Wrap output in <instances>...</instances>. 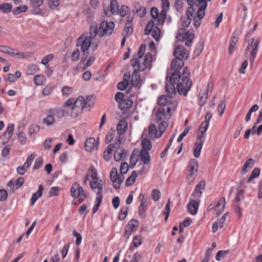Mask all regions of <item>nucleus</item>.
<instances>
[{"label":"nucleus","instance_id":"nucleus-55","mask_svg":"<svg viewBox=\"0 0 262 262\" xmlns=\"http://www.w3.org/2000/svg\"><path fill=\"white\" fill-rule=\"evenodd\" d=\"M211 0H199V3L196 5V8H201V12L202 9L206 10L207 6V2Z\"/></svg>","mask_w":262,"mask_h":262},{"label":"nucleus","instance_id":"nucleus-15","mask_svg":"<svg viewBox=\"0 0 262 262\" xmlns=\"http://www.w3.org/2000/svg\"><path fill=\"white\" fill-rule=\"evenodd\" d=\"M133 19L134 17L131 15H129L127 17V20L124 28V33L126 37L130 36L133 32Z\"/></svg>","mask_w":262,"mask_h":262},{"label":"nucleus","instance_id":"nucleus-44","mask_svg":"<svg viewBox=\"0 0 262 262\" xmlns=\"http://www.w3.org/2000/svg\"><path fill=\"white\" fill-rule=\"evenodd\" d=\"M142 149L141 150H144L148 151V150H150L151 148V143L149 139L146 138L144 139L142 141Z\"/></svg>","mask_w":262,"mask_h":262},{"label":"nucleus","instance_id":"nucleus-49","mask_svg":"<svg viewBox=\"0 0 262 262\" xmlns=\"http://www.w3.org/2000/svg\"><path fill=\"white\" fill-rule=\"evenodd\" d=\"M103 196H101V195L99 194V196H97L96 198V204L95 205V206L93 207L92 209V213L93 214L95 213L99 206H100L101 203L102 202Z\"/></svg>","mask_w":262,"mask_h":262},{"label":"nucleus","instance_id":"nucleus-31","mask_svg":"<svg viewBox=\"0 0 262 262\" xmlns=\"http://www.w3.org/2000/svg\"><path fill=\"white\" fill-rule=\"evenodd\" d=\"M238 40V37L237 34L233 33L230 40L229 46L228 48L229 53H231L234 47H235Z\"/></svg>","mask_w":262,"mask_h":262},{"label":"nucleus","instance_id":"nucleus-3","mask_svg":"<svg viewBox=\"0 0 262 262\" xmlns=\"http://www.w3.org/2000/svg\"><path fill=\"white\" fill-rule=\"evenodd\" d=\"M194 8L189 7L187 9L186 16H183L181 18V24L183 28L179 29L176 35L177 40L181 42L185 40V45L187 47L191 46L194 34L193 33H190L189 31L185 30L184 28H187L190 24L192 18H194Z\"/></svg>","mask_w":262,"mask_h":262},{"label":"nucleus","instance_id":"nucleus-12","mask_svg":"<svg viewBox=\"0 0 262 262\" xmlns=\"http://www.w3.org/2000/svg\"><path fill=\"white\" fill-rule=\"evenodd\" d=\"M85 148L86 151L92 152L95 149L98 148V139L96 142V140L93 137L88 139L85 142Z\"/></svg>","mask_w":262,"mask_h":262},{"label":"nucleus","instance_id":"nucleus-45","mask_svg":"<svg viewBox=\"0 0 262 262\" xmlns=\"http://www.w3.org/2000/svg\"><path fill=\"white\" fill-rule=\"evenodd\" d=\"M135 9L136 13L141 17H144L146 13V8L144 7L140 6L139 4H137V5L135 6Z\"/></svg>","mask_w":262,"mask_h":262},{"label":"nucleus","instance_id":"nucleus-8","mask_svg":"<svg viewBox=\"0 0 262 262\" xmlns=\"http://www.w3.org/2000/svg\"><path fill=\"white\" fill-rule=\"evenodd\" d=\"M160 33L161 30L160 29L156 26H154V20L152 19L149 20L145 28V34L148 35L151 34L152 37L156 41H158L160 38Z\"/></svg>","mask_w":262,"mask_h":262},{"label":"nucleus","instance_id":"nucleus-6","mask_svg":"<svg viewBox=\"0 0 262 262\" xmlns=\"http://www.w3.org/2000/svg\"><path fill=\"white\" fill-rule=\"evenodd\" d=\"M84 110L88 111V108L84 103V97L79 96L74 101V103L71 108V117L73 118L78 117Z\"/></svg>","mask_w":262,"mask_h":262},{"label":"nucleus","instance_id":"nucleus-23","mask_svg":"<svg viewBox=\"0 0 262 262\" xmlns=\"http://www.w3.org/2000/svg\"><path fill=\"white\" fill-rule=\"evenodd\" d=\"M43 190V187L42 185H39L38 187V189L37 191V192L34 193L32 195L30 203L31 206H33L36 201L38 200V199L42 196Z\"/></svg>","mask_w":262,"mask_h":262},{"label":"nucleus","instance_id":"nucleus-11","mask_svg":"<svg viewBox=\"0 0 262 262\" xmlns=\"http://www.w3.org/2000/svg\"><path fill=\"white\" fill-rule=\"evenodd\" d=\"M152 60V56L151 53H147L145 55L144 58V62L142 64H137L136 68H138V70L140 71H144L147 68H150L151 63Z\"/></svg>","mask_w":262,"mask_h":262},{"label":"nucleus","instance_id":"nucleus-7","mask_svg":"<svg viewBox=\"0 0 262 262\" xmlns=\"http://www.w3.org/2000/svg\"><path fill=\"white\" fill-rule=\"evenodd\" d=\"M71 196L76 199L79 198V201L82 202L88 197V193L77 182H75L71 188Z\"/></svg>","mask_w":262,"mask_h":262},{"label":"nucleus","instance_id":"nucleus-21","mask_svg":"<svg viewBox=\"0 0 262 262\" xmlns=\"http://www.w3.org/2000/svg\"><path fill=\"white\" fill-rule=\"evenodd\" d=\"M172 97L171 96L163 95L159 97L158 103L161 106L172 105Z\"/></svg>","mask_w":262,"mask_h":262},{"label":"nucleus","instance_id":"nucleus-40","mask_svg":"<svg viewBox=\"0 0 262 262\" xmlns=\"http://www.w3.org/2000/svg\"><path fill=\"white\" fill-rule=\"evenodd\" d=\"M119 9L118 3L117 0H111L110 10L113 14H118Z\"/></svg>","mask_w":262,"mask_h":262},{"label":"nucleus","instance_id":"nucleus-42","mask_svg":"<svg viewBox=\"0 0 262 262\" xmlns=\"http://www.w3.org/2000/svg\"><path fill=\"white\" fill-rule=\"evenodd\" d=\"M21 127H18V133L17 134L18 138H19V141L20 143L24 145L27 143V138L25 136V134L23 133V129Z\"/></svg>","mask_w":262,"mask_h":262},{"label":"nucleus","instance_id":"nucleus-28","mask_svg":"<svg viewBox=\"0 0 262 262\" xmlns=\"http://www.w3.org/2000/svg\"><path fill=\"white\" fill-rule=\"evenodd\" d=\"M140 71L138 68L135 69L132 74V83L134 86H137L140 81V75L139 74Z\"/></svg>","mask_w":262,"mask_h":262},{"label":"nucleus","instance_id":"nucleus-16","mask_svg":"<svg viewBox=\"0 0 262 262\" xmlns=\"http://www.w3.org/2000/svg\"><path fill=\"white\" fill-rule=\"evenodd\" d=\"M203 136H198V141L195 144V147L193 151L194 156L198 158L200 157V152L202 149L204 140H203Z\"/></svg>","mask_w":262,"mask_h":262},{"label":"nucleus","instance_id":"nucleus-22","mask_svg":"<svg viewBox=\"0 0 262 262\" xmlns=\"http://www.w3.org/2000/svg\"><path fill=\"white\" fill-rule=\"evenodd\" d=\"M260 170L259 168H255L252 171V173L247 181L242 180L240 182L241 185H244L245 184L250 183L254 179L257 178L259 176Z\"/></svg>","mask_w":262,"mask_h":262},{"label":"nucleus","instance_id":"nucleus-39","mask_svg":"<svg viewBox=\"0 0 262 262\" xmlns=\"http://www.w3.org/2000/svg\"><path fill=\"white\" fill-rule=\"evenodd\" d=\"M129 207L127 206H124L121 208V209L118 215V219L120 221H123L126 217Z\"/></svg>","mask_w":262,"mask_h":262},{"label":"nucleus","instance_id":"nucleus-52","mask_svg":"<svg viewBox=\"0 0 262 262\" xmlns=\"http://www.w3.org/2000/svg\"><path fill=\"white\" fill-rule=\"evenodd\" d=\"M139 223L138 220L136 219L131 220L129 222L127 225V227H129L130 229L133 230L134 231H136L137 227H138Z\"/></svg>","mask_w":262,"mask_h":262},{"label":"nucleus","instance_id":"nucleus-27","mask_svg":"<svg viewBox=\"0 0 262 262\" xmlns=\"http://www.w3.org/2000/svg\"><path fill=\"white\" fill-rule=\"evenodd\" d=\"M12 56H17L19 58L24 59L29 57L28 53L19 52L17 49L11 48L8 54Z\"/></svg>","mask_w":262,"mask_h":262},{"label":"nucleus","instance_id":"nucleus-37","mask_svg":"<svg viewBox=\"0 0 262 262\" xmlns=\"http://www.w3.org/2000/svg\"><path fill=\"white\" fill-rule=\"evenodd\" d=\"M168 125V123L166 121H162L160 122V123L158 125V130L159 133V137H161L162 134L165 132L167 126Z\"/></svg>","mask_w":262,"mask_h":262},{"label":"nucleus","instance_id":"nucleus-54","mask_svg":"<svg viewBox=\"0 0 262 262\" xmlns=\"http://www.w3.org/2000/svg\"><path fill=\"white\" fill-rule=\"evenodd\" d=\"M61 92L64 97H68L72 93L73 89L71 87L64 86L62 88Z\"/></svg>","mask_w":262,"mask_h":262},{"label":"nucleus","instance_id":"nucleus-10","mask_svg":"<svg viewBox=\"0 0 262 262\" xmlns=\"http://www.w3.org/2000/svg\"><path fill=\"white\" fill-rule=\"evenodd\" d=\"M145 45L142 44L138 50L137 55H134L131 60L130 64L134 68H136L137 65L139 64V60L143 57L145 51Z\"/></svg>","mask_w":262,"mask_h":262},{"label":"nucleus","instance_id":"nucleus-64","mask_svg":"<svg viewBox=\"0 0 262 262\" xmlns=\"http://www.w3.org/2000/svg\"><path fill=\"white\" fill-rule=\"evenodd\" d=\"M128 9V8L127 6L122 5L120 8H119L118 14L122 17H124L127 15Z\"/></svg>","mask_w":262,"mask_h":262},{"label":"nucleus","instance_id":"nucleus-25","mask_svg":"<svg viewBox=\"0 0 262 262\" xmlns=\"http://www.w3.org/2000/svg\"><path fill=\"white\" fill-rule=\"evenodd\" d=\"M116 151L114 154V160L116 162H119L120 160H123L125 159L126 154H127L126 150L124 149H120V147L116 148Z\"/></svg>","mask_w":262,"mask_h":262},{"label":"nucleus","instance_id":"nucleus-51","mask_svg":"<svg viewBox=\"0 0 262 262\" xmlns=\"http://www.w3.org/2000/svg\"><path fill=\"white\" fill-rule=\"evenodd\" d=\"M27 8L25 5L20 6L15 8L13 10V13L14 15H18L21 12H25L27 11Z\"/></svg>","mask_w":262,"mask_h":262},{"label":"nucleus","instance_id":"nucleus-56","mask_svg":"<svg viewBox=\"0 0 262 262\" xmlns=\"http://www.w3.org/2000/svg\"><path fill=\"white\" fill-rule=\"evenodd\" d=\"M12 8L11 5L10 4H3L0 5V11H2L3 13L9 12Z\"/></svg>","mask_w":262,"mask_h":262},{"label":"nucleus","instance_id":"nucleus-53","mask_svg":"<svg viewBox=\"0 0 262 262\" xmlns=\"http://www.w3.org/2000/svg\"><path fill=\"white\" fill-rule=\"evenodd\" d=\"M204 47V42L203 41H200L196 45L195 47V49L194 51V54L196 56H199L201 53L202 52Z\"/></svg>","mask_w":262,"mask_h":262},{"label":"nucleus","instance_id":"nucleus-36","mask_svg":"<svg viewBox=\"0 0 262 262\" xmlns=\"http://www.w3.org/2000/svg\"><path fill=\"white\" fill-rule=\"evenodd\" d=\"M254 166V160L252 158L248 159L244 165L241 173L242 174L246 173L247 172L248 168H251Z\"/></svg>","mask_w":262,"mask_h":262},{"label":"nucleus","instance_id":"nucleus-46","mask_svg":"<svg viewBox=\"0 0 262 262\" xmlns=\"http://www.w3.org/2000/svg\"><path fill=\"white\" fill-rule=\"evenodd\" d=\"M207 98V93H205V92L202 93L201 91L199 95L198 102V103L200 106H202L206 103Z\"/></svg>","mask_w":262,"mask_h":262},{"label":"nucleus","instance_id":"nucleus-4","mask_svg":"<svg viewBox=\"0 0 262 262\" xmlns=\"http://www.w3.org/2000/svg\"><path fill=\"white\" fill-rule=\"evenodd\" d=\"M173 54L176 58L171 61V68L174 71H179L184 66L183 60L188 58V53L183 46L178 45L176 47Z\"/></svg>","mask_w":262,"mask_h":262},{"label":"nucleus","instance_id":"nucleus-34","mask_svg":"<svg viewBox=\"0 0 262 262\" xmlns=\"http://www.w3.org/2000/svg\"><path fill=\"white\" fill-rule=\"evenodd\" d=\"M198 162L196 159H191L188 164V171L194 173L198 172Z\"/></svg>","mask_w":262,"mask_h":262},{"label":"nucleus","instance_id":"nucleus-17","mask_svg":"<svg viewBox=\"0 0 262 262\" xmlns=\"http://www.w3.org/2000/svg\"><path fill=\"white\" fill-rule=\"evenodd\" d=\"M90 186L92 190L98 189L97 192V196H99V194L103 196V184L101 180H94L90 182Z\"/></svg>","mask_w":262,"mask_h":262},{"label":"nucleus","instance_id":"nucleus-35","mask_svg":"<svg viewBox=\"0 0 262 262\" xmlns=\"http://www.w3.org/2000/svg\"><path fill=\"white\" fill-rule=\"evenodd\" d=\"M121 144V140L118 138L117 139V141H116L115 143L114 144H110L107 147L106 150L104 151L106 153H107L108 154H111L112 153V151L116 149V148H119V146H120Z\"/></svg>","mask_w":262,"mask_h":262},{"label":"nucleus","instance_id":"nucleus-61","mask_svg":"<svg viewBox=\"0 0 262 262\" xmlns=\"http://www.w3.org/2000/svg\"><path fill=\"white\" fill-rule=\"evenodd\" d=\"M11 137L12 136L11 135H9L7 133H4L0 137V143H1L3 145L6 144L9 141V140L11 138Z\"/></svg>","mask_w":262,"mask_h":262},{"label":"nucleus","instance_id":"nucleus-50","mask_svg":"<svg viewBox=\"0 0 262 262\" xmlns=\"http://www.w3.org/2000/svg\"><path fill=\"white\" fill-rule=\"evenodd\" d=\"M54 89V86L47 85L42 91V95L43 96L50 95Z\"/></svg>","mask_w":262,"mask_h":262},{"label":"nucleus","instance_id":"nucleus-14","mask_svg":"<svg viewBox=\"0 0 262 262\" xmlns=\"http://www.w3.org/2000/svg\"><path fill=\"white\" fill-rule=\"evenodd\" d=\"M45 114L46 117L42 119V122L45 124L47 126H51L55 123V116L50 108L46 111Z\"/></svg>","mask_w":262,"mask_h":262},{"label":"nucleus","instance_id":"nucleus-19","mask_svg":"<svg viewBox=\"0 0 262 262\" xmlns=\"http://www.w3.org/2000/svg\"><path fill=\"white\" fill-rule=\"evenodd\" d=\"M200 200H191L187 205V209L189 212L192 215H195L198 212Z\"/></svg>","mask_w":262,"mask_h":262},{"label":"nucleus","instance_id":"nucleus-9","mask_svg":"<svg viewBox=\"0 0 262 262\" xmlns=\"http://www.w3.org/2000/svg\"><path fill=\"white\" fill-rule=\"evenodd\" d=\"M110 179L113 183V186L115 189H119L121 184L124 181L123 176H119L117 169L113 167L110 172Z\"/></svg>","mask_w":262,"mask_h":262},{"label":"nucleus","instance_id":"nucleus-33","mask_svg":"<svg viewBox=\"0 0 262 262\" xmlns=\"http://www.w3.org/2000/svg\"><path fill=\"white\" fill-rule=\"evenodd\" d=\"M149 137L151 138H159V132L157 129L156 126L153 124H151L148 127Z\"/></svg>","mask_w":262,"mask_h":262},{"label":"nucleus","instance_id":"nucleus-32","mask_svg":"<svg viewBox=\"0 0 262 262\" xmlns=\"http://www.w3.org/2000/svg\"><path fill=\"white\" fill-rule=\"evenodd\" d=\"M141 160L144 164H148L150 161V157L149 152L144 150H141L140 152Z\"/></svg>","mask_w":262,"mask_h":262},{"label":"nucleus","instance_id":"nucleus-13","mask_svg":"<svg viewBox=\"0 0 262 262\" xmlns=\"http://www.w3.org/2000/svg\"><path fill=\"white\" fill-rule=\"evenodd\" d=\"M197 8V11H196V9H195V14L194 15V18H192V20H193L194 26L195 28H198L200 26L201 19L204 17L205 13V10L202 9V11L201 12V8Z\"/></svg>","mask_w":262,"mask_h":262},{"label":"nucleus","instance_id":"nucleus-58","mask_svg":"<svg viewBox=\"0 0 262 262\" xmlns=\"http://www.w3.org/2000/svg\"><path fill=\"white\" fill-rule=\"evenodd\" d=\"M128 84V81L124 78V80L118 83L117 88L118 90L123 91L125 90Z\"/></svg>","mask_w":262,"mask_h":262},{"label":"nucleus","instance_id":"nucleus-2","mask_svg":"<svg viewBox=\"0 0 262 262\" xmlns=\"http://www.w3.org/2000/svg\"><path fill=\"white\" fill-rule=\"evenodd\" d=\"M190 75V70L187 67H184L182 74L179 71H174L172 73L169 77V82L165 86V90L169 96L176 95L174 85L177 83V88L179 94L186 96L192 86Z\"/></svg>","mask_w":262,"mask_h":262},{"label":"nucleus","instance_id":"nucleus-18","mask_svg":"<svg viewBox=\"0 0 262 262\" xmlns=\"http://www.w3.org/2000/svg\"><path fill=\"white\" fill-rule=\"evenodd\" d=\"M50 109L54 116H56L57 118L59 119L67 116L69 114V112L68 110H66L59 107L51 108Z\"/></svg>","mask_w":262,"mask_h":262},{"label":"nucleus","instance_id":"nucleus-57","mask_svg":"<svg viewBox=\"0 0 262 262\" xmlns=\"http://www.w3.org/2000/svg\"><path fill=\"white\" fill-rule=\"evenodd\" d=\"M229 253V250H220L217 252L215 259L217 261H220L222 258H224Z\"/></svg>","mask_w":262,"mask_h":262},{"label":"nucleus","instance_id":"nucleus-63","mask_svg":"<svg viewBox=\"0 0 262 262\" xmlns=\"http://www.w3.org/2000/svg\"><path fill=\"white\" fill-rule=\"evenodd\" d=\"M43 164V159L41 157L37 158L35 161L33 166L34 169H38L40 168Z\"/></svg>","mask_w":262,"mask_h":262},{"label":"nucleus","instance_id":"nucleus-41","mask_svg":"<svg viewBox=\"0 0 262 262\" xmlns=\"http://www.w3.org/2000/svg\"><path fill=\"white\" fill-rule=\"evenodd\" d=\"M137 177V172L136 171H134L131 176H129L126 180L125 182V185L127 186L132 185L136 181V178Z\"/></svg>","mask_w":262,"mask_h":262},{"label":"nucleus","instance_id":"nucleus-38","mask_svg":"<svg viewBox=\"0 0 262 262\" xmlns=\"http://www.w3.org/2000/svg\"><path fill=\"white\" fill-rule=\"evenodd\" d=\"M146 200H141L140 205L139 208V214L142 217H144L145 212L146 210Z\"/></svg>","mask_w":262,"mask_h":262},{"label":"nucleus","instance_id":"nucleus-20","mask_svg":"<svg viewBox=\"0 0 262 262\" xmlns=\"http://www.w3.org/2000/svg\"><path fill=\"white\" fill-rule=\"evenodd\" d=\"M205 187V182L201 181L195 186L194 191L192 192L191 195L193 197L200 198L202 194V190H204Z\"/></svg>","mask_w":262,"mask_h":262},{"label":"nucleus","instance_id":"nucleus-62","mask_svg":"<svg viewBox=\"0 0 262 262\" xmlns=\"http://www.w3.org/2000/svg\"><path fill=\"white\" fill-rule=\"evenodd\" d=\"M39 130V126L37 124H32L29 128V135H32L37 133Z\"/></svg>","mask_w":262,"mask_h":262},{"label":"nucleus","instance_id":"nucleus-43","mask_svg":"<svg viewBox=\"0 0 262 262\" xmlns=\"http://www.w3.org/2000/svg\"><path fill=\"white\" fill-rule=\"evenodd\" d=\"M33 80L36 85H41L45 82L46 78L45 76L38 75H36Z\"/></svg>","mask_w":262,"mask_h":262},{"label":"nucleus","instance_id":"nucleus-29","mask_svg":"<svg viewBox=\"0 0 262 262\" xmlns=\"http://www.w3.org/2000/svg\"><path fill=\"white\" fill-rule=\"evenodd\" d=\"M127 123L124 119H121L117 126V132L120 135L124 134L127 129Z\"/></svg>","mask_w":262,"mask_h":262},{"label":"nucleus","instance_id":"nucleus-24","mask_svg":"<svg viewBox=\"0 0 262 262\" xmlns=\"http://www.w3.org/2000/svg\"><path fill=\"white\" fill-rule=\"evenodd\" d=\"M165 108L163 106L158 107L156 113L155 120L157 122L165 121Z\"/></svg>","mask_w":262,"mask_h":262},{"label":"nucleus","instance_id":"nucleus-48","mask_svg":"<svg viewBox=\"0 0 262 262\" xmlns=\"http://www.w3.org/2000/svg\"><path fill=\"white\" fill-rule=\"evenodd\" d=\"M138 160V156L134 153V151L131 155L130 158L129 167L134 168Z\"/></svg>","mask_w":262,"mask_h":262},{"label":"nucleus","instance_id":"nucleus-47","mask_svg":"<svg viewBox=\"0 0 262 262\" xmlns=\"http://www.w3.org/2000/svg\"><path fill=\"white\" fill-rule=\"evenodd\" d=\"M168 10L163 9L161 11L160 13H159V17L158 19V24L162 25L164 24L166 18V12Z\"/></svg>","mask_w":262,"mask_h":262},{"label":"nucleus","instance_id":"nucleus-26","mask_svg":"<svg viewBox=\"0 0 262 262\" xmlns=\"http://www.w3.org/2000/svg\"><path fill=\"white\" fill-rule=\"evenodd\" d=\"M260 39L257 38L254 42L253 46L252 47V51L250 54V60L251 64H253L255 60L256 56L258 51V46L259 43Z\"/></svg>","mask_w":262,"mask_h":262},{"label":"nucleus","instance_id":"nucleus-59","mask_svg":"<svg viewBox=\"0 0 262 262\" xmlns=\"http://www.w3.org/2000/svg\"><path fill=\"white\" fill-rule=\"evenodd\" d=\"M142 244V236L141 235H136L133 239V244L134 247H138Z\"/></svg>","mask_w":262,"mask_h":262},{"label":"nucleus","instance_id":"nucleus-1","mask_svg":"<svg viewBox=\"0 0 262 262\" xmlns=\"http://www.w3.org/2000/svg\"><path fill=\"white\" fill-rule=\"evenodd\" d=\"M115 27V24L113 21L108 22L103 20L101 22L98 27L96 22H93L90 28L89 36H85L84 34L80 36L77 40L76 46L80 48V50L85 55L86 52L90 48L92 44V40L95 39L98 35L99 37H102L104 35L110 36Z\"/></svg>","mask_w":262,"mask_h":262},{"label":"nucleus","instance_id":"nucleus-60","mask_svg":"<svg viewBox=\"0 0 262 262\" xmlns=\"http://www.w3.org/2000/svg\"><path fill=\"white\" fill-rule=\"evenodd\" d=\"M209 126V123L207 122H203L199 128V132H200L202 135L201 136H203V134L206 132Z\"/></svg>","mask_w":262,"mask_h":262},{"label":"nucleus","instance_id":"nucleus-5","mask_svg":"<svg viewBox=\"0 0 262 262\" xmlns=\"http://www.w3.org/2000/svg\"><path fill=\"white\" fill-rule=\"evenodd\" d=\"M84 110L88 111V108L84 103V97L79 96L74 101V103L71 108V117L73 118L78 117Z\"/></svg>","mask_w":262,"mask_h":262},{"label":"nucleus","instance_id":"nucleus-30","mask_svg":"<svg viewBox=\"0 0 262 262\" xmlns=\"http://www.w3.org/2000/svg\"><path fill=\"white\" fill-rule=\"evenodd\" d=\"M133 102L129 99H124L121 101L119 104V108L121 110H126L129 108L133 105Z\"/></svg>","mask_w":262,"mask_h":262}]
</instances>
